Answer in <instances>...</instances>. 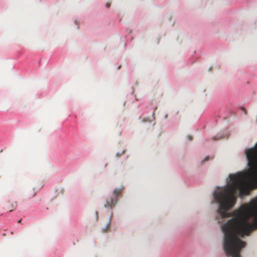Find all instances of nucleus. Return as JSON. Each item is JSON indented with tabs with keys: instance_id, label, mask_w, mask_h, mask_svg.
Segmentation results:
<instances>
[{
	"instance_id": "f257e3e1",
	"label": "nucleus",
	"mask_w": 257,
	"mask_h": 257,
	"mask_svg": "<svg viewBox=\"0 0 257 257\" xmlns=\"http://www.w3.org/2000/svg\"><path fill=\"white\" fill-rule=\"evenodd\" d=\"M229 257H241L240 251L245 242L241 240L242 237L248 235L257 228V198L251 204H244L232 214L229 212Z\"/></svg>"
},
{
	"instance_id": "f03ea898",
	"label": "nucleus",
	"mask_w": 257,
	"mask_h": 257,
	"mask_svg": "<svg viewBox=\"0 0 257 257\" xmlns=\"http://www.w3.org/2000/svg\"><path fill=\"white\" fill-rule=\"evenodd\" d=\"M123 190V187L120 188H115L113 192L112 195L106 199L104 204V207L113 208L117 204L118 200V197L121 194Z\"/></svg>"
},
{
	"instance_id": "7ed1b4c3",
	"label": "nucleus",
	"mask_w": 257,
	"mask_h": 257,
	"mask_svg": "<svg viewBox=\"0 0 257 257\" xmlns=\"http://www.w3.org/2000/svg\"><path fill=\"white\" fill-rule=\"evenodd\" d=\"M17 206V202L15 201L10 202L9 201L5 206V209L7 210H9V211L11 212L16 208Z\"/></svg>"
},
{
	"instance_id": "20e7f679",
	"label": "nucleus",
	"mask_w": 257,
	"mask_h": 257,
	"mask_svg": "<svg viewBox=\"0 0 257 257\" xmlns=\"http://www.w3.org/2000/svg\"><path fill=\"white\" fill-rule=\"evenodd\" d=\"M112 215H113V213L112 212L111 214V215L110 216L109 220L108 223L106 224V226L104 228L102 229V232L106 233V232H107L109 231L110 227L111 220V219H112Z\"/></svg>"
},
{
	"instance_id": "39448f33",
	"label": "nucleus",
	"mask_w": 257,
	"mask_h": 257,
	"mask_svg": "<svg viewBox=\"0 0 257 257\" xmlns=\"http://www.w3.org/2000/svg\"><path fill=\"white\" fill-rule=\"evenodd\" d=\"M209 156H207V157H206L205 159L203 161H202V162L207 161L209 160Z\"/></svg>"
},
{
	"instance_id": "423d86ee",
	"label": "nucleus",
	"mask_w": 257,
	"mask_h": 257,
	"mask_svg": "<svg viewBox=\"0 0 257 257\" xmlns=\"http://www.w3.org/2000/svg\"><path fill=\"white\" fill-rule=\"evenodd\" d=\"M35 195H36V193L35 192L32 193V194L30 195V198L34 197Z\"/></svg>"
},
{
	"instance_id": "0eeeda50",
	"label": "nucleus",
	"mask_w": 257,
	"mask_h": 257,
	"mask_svg": "<svg viewBox=\"0 0 257 257\" xmlns=\"http://www.w3.org/2000/svg\"><path fill=\"white\" fill-rule=\"evenodd\" d=\"M110 3H107L106 4V7L107 8H108L110 7Z\"/></svg>"
},
{
	"instance_id": "6e6552de",
	"label": "nucleus",
	"mask_w": 257,
	"mask_h": 257,
	"mask_svg": "<svg viewBox=\"0 0 257 257\" xmlns=\"http://www.w3.org/2000/svg\"><path fill=\"white\" fill-rule=\"evenodd\" d=\"M188 139L190 141H191L192 140V137L190 136H189L188 137Z\"/></svg>"
},
{
	"instance_id": "1a4fd4ad",
	"label": "nucleus",
	"mask_w": 257,
	"mask_h": 257,
	"mask_svg": "<svg viewBox=\"0 0 257 257\" xmlns=\"http://www.w3.org/2000/svg\"><path fill=\"white\" fill-rule=\"evenodd\" d=\"M120 155H121V154H118V153H117V154H116V156H117V157H120Z\"/></svg>"
},
{
	"instance_id": "9d476101",
	"label": "nucleus",
	"mask_w": 257,
	"mask_h": 257,
	"mask_svg": "<svg viewBox=\"0 0 257 257\" xmlns=\"http://www.w3.org/2000/svg\"><path fill=\"white\" fill-rule=\"evenodd\" d=\"M95 213H96V217H97V218H98V212H97V211H96V212H95Z\"/></svg>"
},
{
	"instance_id": "9b49d317",
	"label": "nucleus",
	"mask_w": 257,
	"mask_h": 257,
	"mask_svg": "<svg viewBox=\"0 0 257 257\" xmlns=\"http://www.w3.org/2000/svg\"><path fill=\"white\" fill-rule=\"evenodd\" d=\"M21 221H22V219H20L19 221H18V223H20L21 222Z\"/></svg>"
},
{
	"instance_id": "f8f14e48",
	"label": "nucleus",
	"mask_w": 257,
	"mask_h": 257,
	"mask_svg": "<svg viewBox=\"0 0 257 257\" xmlns=\"http://www.w3.org/2000/svg\"><path fill=\"white\" fill-rule=\"evenodd\" d=\"M120 67H121V65H119V66L118 67L117 69H119L120 68Z\"/></svg>"
}]
</instances>
